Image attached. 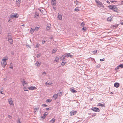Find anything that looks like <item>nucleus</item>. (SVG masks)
<instances>
[{"mask_svg":"<svg viewBox=\"0 0 123 123\" xmlns=\"http://www.w3.org/2000/svg\"><path fill=\"white\" fill-rule=\"evenodd\" d=\"M6 38L9 42L10 44H13V40L12 36L10 34H8L7 37H6Z\"/></svg>","mask_w":123,"mask_h":123,"instance_id":"f257e3e1","label":"nucleus"},{"mask_svg":"<svg viewBox=\"0 0 123 123\" xmlns=\"http://www.w3.org/2000/svg\"><path fill=\"white\" fill-rule=\"evenodd\" d=\"M95 1L97 3V6L98 7L101 8H103L104 7V5L101 2L97 0H95Z\"/></svg>","mask_w":123,"mask_h":123,"instance_id":"f03ea898","label":"nucleus"},{"mask_svg":"<svg viewBox=\"0 0 123 123\" xmlns=\"http://www.w3.org/2000/svg\"><path fill=\"white\" fill-rule=\"evenodd\" d=\"M7 60L8 58H4L2 59V62L1 63V64L2 67H5V66L6 64V61Z\"/></svg>","mask_w":123,"mask_h":123,"instance_id":"7ed1b4c3","label":"nucleus"},{"mask_svg":"<svg viewBox=\"0 0 123 123\" xmlns=\"http://www.w3.org/2000/svg\"><path fill=\"white\" fill-rule=\"evenodd\" d=\"M108 7L110 8V9H111L114 11L116 12L118 10V9L116 6L110 5L108 6Z\"/></svg>","mask_w":123,"mask_h":123,"instance_id":"20e7f679","label":"nucleus"},{"mask_svg":"<svg viewBox=\"0 0 123 123\" xmlns=\"http://www.w3.org/2000/svg\"><path fill=\"white\" fill-rule=\"evenodd\" d=\"M18 14H17L13 13L10 15V18H18Z\"/></svg>","mask_w":123,"mask_h":123,"instance_id":"39448f33","label":"nucleus"},{"mask_svg":"<svg viewBox=\"0 0 123 123\" xmlns=\"http://www.w3.org/2000/svg\"><path fill=\"white\" fill-rule=\"evenodd\" d=\"M8 100L9 104L10 105H12V106H14L13 102L12 100V98H10L8 99Z\"/></svg>","mask_w":123,"mask_h":123,"instance_id":"423d86ee","label":"nucleus"},{"mask_svg":"<svg viewBox=\"0 0 123 123\" xmlns=\"http://www.w3.org/2000/svg\"><path fill=\"white\" fill-rule=\"evenodd\" d=\"M91 109L95 112H99L100 111L99 108L96 107H92Z\"/></svg>","mask_w":123,"mask_h":123,"instance_id":"0eeeda50","label":"nucleus"},{"mask_svg":"<svg viewBox=\"0 0 123 123\" xmlns=\"http://www.w3.org/2000/svg\"><path fill=\"white\" fill-rule=\"evenodd\" d=\"M77 111H72L70 112V114L71 116H73L74 115L76 114Z\"/></svg>","mask_w":123,"mask_h":123,"instance_id":"6e6552de","label":"nucleus"},{"mask_svg":"<svg viewBox=\"0 0 123 123\" xmlns=\"http://www.w3.org/2000/svg\"><path fill=\"white\" fill-rule=\"evenodd\" d=\"M28 88L30 90H34V89H37V88L35 87V86H32L31 87H29Z\"/></svg>","mask_w":123,"mask_h":123,"instance_id":"1a4fd4ad","label":"nucleus"},{"mask_svg":"<svg viewBox=\"0 0 123 123\" xmlns=\"http://www.w3.org/2000/svg\"><path fill=\"white\" fill-rule=\"evenodd\" d=\"M51 3L53 5L55 6L56 4V0H52Z\"/></svg>","mask_w":123,"mask_h":123,"instance_id":"9d476101","label":"nucleus"},{"mask_svg":"<svg viewBox=\"0 0 123 123\" xmlns=\"http://www.w3.org/2000/svg\"><path fill=\"white\" fill-rule=\"evenodd\" d=\"M70 90L71 92L73 93H75L77 92V91L74 90L73 87L70 88Z\"/></svg>","mask_w":123,"mask_h":123,"instance_id":"9b49d317","label":"nucleus"},{"mask_svg":"<svg viewBox=\"0 0 123 123\" xmlns=\"http://www.w3.org/2000/svg\"><path fill=\"white\" fill-rule=\"evenodd\" d=\"M48 113L47 112H45V113L43 114V116H42L41 118L43 119H44L46 117V116L47 115Z\"/></svg>","mask_w":123,"mask_h":123,"instance_id":"f8f14e48","label":"nucleus"},{"mask_svg":"<svg viewBox=\"0 0 123 123\" xmlns=\"http://www.w3.org/2000/svg\"><path fill=\"white\" fill-rule=\"evenodd\" d=\"M50 26L51 25L49 24H48L47 25L46 29L48 31L50 29Z\"/></svg>","mask_w":123,"mask_h":123,"instance_id":"ddd939ff","label":"nucleus"},{"mask_svg":"<svg viewBox=\"0 0 123 123\" xmlns=\"http://www.w3.org/2000/svg\"><path fill=\"white\" fill-rule=\"evenodd\" d=\"M119 85H120L119 84V83H117V82H116V83H115L114 84V87H117V88L119 87Z\"/></svg>","mask_w":123,"mask_h":123,"instance_id":"4468645a","label":"nucleus"},{"mask_svg":"<svg viewBox=\"0 0 123 123\" xmlns=\"http://www.w3.org/2000/svg\"><path fill=\"white\" fill-rule=\"evenodd\" d=\"M57 18L59 20H62V15L61 14H59V13H58Z\"/></svg>","mask_w":123,"mask_h":123,"instance_id":"2eb2a0df","label":"nucleus"},{"mask_svg":"<svg viewBox=\"0 0 123 123\" xmlns=\"http://www.w3.org/2000/svg\"><path fill=\"white\" fill-rule=\"evenodd\" d=\"M59 57L58 56H56L54 60V61L56 62H58L59 61Z\"/></svg>","mask_w":123,"mask_h":123,"instance_id":"dca6fc26","label":"nucleus"},{"mask_svg":"<svg viewBox=\"0 0 123 123\" xmlns=\"http://www.w3.org/2000/svg\"><path fill=\"white\" fill-rule=\"evenodd\" d=\"M98 105L99 106H101V107H105V104H102L101 103H99L98 104Z\"/></svg>","mask_w":123,"mask_h":123,"instance_id":"f3484780","label":"nucleus"},{"mask_svg":"<svg viewBox=\"0 0 123 123\" xmlns=\"http://www.w3.org/2000/svg\"><path fill=\"white\" fill-rule=\"evenodd\" d=\"M66 57H70L73 56V55H70V53H68V54L66 55Z\"/></svg>","mask_w":123,"mask_h":123,"instance_id":"a211bd4d","label":"nucleus"},{"mask_svg":"<svg viewBox=\"0 0 123 123\" xmlns=\"http://www.w3.org/2000/svg\"><path fill=\"white\" fill-rule=\"evenodd\" d=\"M48 82H46L45 83L46 84H48V85H50L51 84V82L50 81H47Z\"/></svg>","mask_w":123,"mask_h":123,"instance_id":"6ab92c4d","label":"nucleus"},{"mask_svg":"<svg viewBox=\"0 0 123 123\" xmlns=\"http://www.w3.org/2000/svg\"><path fill=\"white\" fill-rule=\"evenodd\" d=\"M58 95L57 94L54 95L53 96V97L55 99H56L58 97Z\"/></svg>","mask_w":123,"mask_h":123,"instance_id":"aec40b11","label":"nucleus"},{"mask_svg":"<svg viewBox=\"0 0 123 123\" xmlns=\"http://www.w3.org/2000/svg\"><path fill=\"white\" fill-rule=\"evenodd\" d=\"M35 64L36 66H39L40 64V63L39 62H37L36 63H35Z\"/></svg>","mask_w":123,"mask_h":123,"instance_id":"412c9836","label":"nucleus"},{"mask_svg":"<svg viewBox=\"0 0 123 123\" xmlns=\"http://www.w3.org/2000/svg\"><path fill=\"white\" fill-rule=\"evenodd\" d=\"M112 18L111 17H108L107 18V20L111 21Z\"/></svg>","mask_w":123,"mask_h":123,"instance_id":"4be33fe9","label":"nucleus"},{"mask_svg":"<svg viewBox=\"0 0 123 123\" xmlns=\"http://www.w3.org/2000/svg\"><path fill=\"white\" fill-rule=\"evenodd\" d=\"M97 52V50H95L92 52V54H95Z\"/></svg>","mask_w":123,"mask_h":123,"instance_id":"5701e85b","label":"nucleus"},{"mask_svg":"<svg viewBox=\"0 0 123 123\" xmlns=\"http://www.w3.org/2000/svg\"><path fill=\"white\" fill-rule=\"evenodd\" d=\"M34 31V29H33L32 28H31L30 30V32L31 33H33Z\"/></svg>","mask_w":123,"mask_h":123,"instance_id":"b1692460","label":"nucleus"},{"mask_svg":"<svg viewBox=\"0 0 123 123\" xmlns=\"http://www.w3.org/2000/svg\"><path fill=\"white\" fill-rule=\"evenodd\" d=\"M22 84L23 86H24L25 84H27V83L25 81H24L23 82H22Z\"/></svg>","mask_w":123,"mask_h":123,"instance_id":"393cba45","label":"nucleus"},{"mask_svg":"<svg viewBox=\"0 0 123 123\" xmlns=\"http://www.w3.org/2000/svg\"><path fill=\"white\" fill-rule=\"evenodd\" d=\"M57 50L56 49H54L52 52V53L53 54L55 53L56 51Z\"/></svg>","mask_w":123,"mask_h":123,"instance_id":"a878e982","label":"nucleus"},{"mask_svg":"<svg viewBox=\"0 0 123 123\" xmlns=\"http://www.w3.org/2000/svg\"><path fill=\"white\" fill-rule=\"evenodd\" d=\"M119 68V67L118 66L117 68H115V70L116 72H118V69Z\"/></svg>","mask_w":123,"mask_h":123,"instance_id":"bb28decb","label":"nucleus"},{"mask_svg":"<svg viewBox=\"0 0 123 123\" xmlns=\"http://www.w3.org/2000/svg\"><path fill=\"white\" fill-rule=\"evenodd\" d=\"M118 67H120L121 68H123V64H120L118 65Z\"/></svg>","mask_w":123,"mask_h":123,"instance_id":"cd10ccee","label":"nucleus"},{"mask_svg":"<svg viewBox=\"0 0 123 123\" xmlns=\"http://www.w3.org/2000/svg\"><path fill=\"white\" fill-rule=\"evenodd\" d=\"M74 3L77 5H79V2L77 0H76V1H75L74 2Z\"/></svg>","mask_w":123,"mask_h":123,"instance_id":"c85d7f7f","label":"nucleus"},{"mask_svg":"<svg viewBox=\"0 0 123 123\" xmlns=\"http://www.w3.org/2000/svg\"><path fill=\"white\" fill-rule=\"evenodd\" d=\"M52 101V100L51 99H48L46 100V102H50Z\"/></svg>","mask_w":123,"mask_h":123,"instance_id":"c756f323","label":"nucleus"},{"mask_svg":"<svg viewBox=\"0 0 123 123\" xmlns=\"http://www.w3.org/2000/svg\"><path fill=\"white\" fill-rule=\"evenodd\" d=\"M40 45L39 44V43H37L35 46V47L38 48Z\"/></svg>","mask_w":123,"mask_h":123,"instance_id":"7c9ffc66","label":"nucleus"},{"mask_svg":"<svg viewBox=\"0 0 123 123\" xmlns=\"http://www.w3.org/2000/svg\"><path fill=\"white\" fill-rule=\"evenodd\" d=\"M16 2L17 4H19L20 2V0H16Z\"/></svg>","mask_w":123,"mask_h":123,"instance_id":"2f4dec72","label":"nucleus"},{"mask_svg":"<svg viewBox=\"0 0 123 123\" xmlns=\"http://www.w3.org/2000/svg\"><path fill=\"white\" fill-rule=\"evenodd\" d=\"M55 119L53 118L51 120L50 122H52V123H54L55 122Z\"/></svg>","mask_w":123,"mask_h":123,"instance_id":"473e14b6","label":"nucleus"},{"mask_svg":"<svg viewBox=\"0 0 123 123\" xmlns=\"http://www.w3.org/2000/svg\"><path fill=\"white\" fill-rule=\"evenodd\" d=\"M86 29V27H84L82 28V30H83V31H85Z\"/></svg>","mask_w":123,"mask_h":123,"instance_id":"72a5a7b5","label":"nucleus"},{"mask_svg":"<svg viewBox=\"0 0 123 123\" xmlns=\"http://www.w3.org/2000/svg\"><path fill=\"white\" fill-rule=\"evenodd\" d=\"M66 56V55H62L61 58V59H62V58L63 59H64L65 58Z\"/></svg>","mask_w":123,"mask_h":123,"instance_id":"f704fd0d","label":"nucleus"},{"mask_svg":"<svg viewBox=\"0 0 123 123\" xmlns=\"http://www.w3.org/2000/svg\"><path fill=\"white\" fill-rule=\"evenodd\" d=\"M39 14L38 13H37V12L35 13V17H36V16H38Z\"/></svg>","mask_w":123,"mask_h":123,"instance_id":"c9c22d12","label":"nucleus"},{"mask_svg":"<svg viewBox=\"0 0 123 123\" xmlns=\"http://www.w3.org/2000/svg\"><path fill=\"white\" fill-rule=\"evenodd\" d=\"M39 109V107H36L35 108H34V109L36 111H38V110Z\"/></svg>","mask_w":123,"mask_h":123,"instance_id":"e433bc0d","label":"nucleus"},{"mask_svg":"<svg viewBox=\"0 0 123 123\" xmlns=\"http://www.w3.org/2000/svg\"><path fill=\"white\" fill-rule=\"evenodd\" d=\"M66 63V62H63L61 63V65L62 66H64Z\"/></svg>","mask_w":123,"mask_h":123,"instance_id":"4c0bfd02","label":"nucleus"},{"mask_svg":"<svg viewBox=\"0 0 123 123\" xmlns=\"http://www.w3.org/2000/svg\"><path fill=\"white\" fill-rule=\"evenodd\" d=\"M74 10L75 11H79L78 8V7H76V8H75L74 9Z\"/></svg>","mask_w":123,"mask_h":123,"instance_id":"58836bf2","label":"nucleus"},{"mask_svg":"<svg viewBox=\"0 0 123 123\" xmlns=\"http://www.w3.org/2000/svg\"><path fill=\"white\" fill-rule=\"evenodd\" d=\"M24 91H27V89L25 87H24Z\"/></svg>","mask_w":123,"mask_h":123,"instance_id":"ea45409f","label":"nucleus"},{"mask_svg":"<svg viewBox=\"0 0 123 123\" xmlns=\"http://www.w3.org/2000/svg\"><path fill=\"white\" fill-rule=\"evenodd\" d=\"M41 56V55L40 54H37V55L36 56L37 58H38Z\"/></svg>","mask_w":123,"mask_h":123,"instance_id":"a19ab883","label":"nucleus"},{"mask_svg":"<svg viewBox=\"0 0 123 123\" xmlns=\"http://www.w3.org/2000/svg\"><path fill=\"white\" fill-rule=\"evenodd\" d=\"M110 1L112 3H113L114 2H116L117 1H115V0H110Z\"/></svg>","mask_w":123,"mask_h":123,"instance_id":"79ce46f5","label":"nucleus"},{"mask_svg":"<svg viewBox=\"0 0 123 123\" xmlns=\"http://www.w3.org/2000/svg\"><path fill=\"white\" fill-rule=\"evenodd\" d=\"M81 25L82 26H83L84 25V24L83 22H82L81 24Z\"/></svg>","mask_w":123,"mask_h":123,"instance_id":"37998d69","label":"nucleus"},{"mask_svg":"<svg viewBox=\"0 0 123 123\" xmlns=\"http://www.w3.org/2000/svg\"><path fill=\"white\" fill-rule=\"evenodd\" d=\"M38 28L37 27H35V29L34 30H36V31H37L38 30Z\"/></svg>","mask_w":123,"mask_h":123,"instance_id":"c03bdc74","label":"nucleus"},{"mask_svg":"<svg viewBox=\"0 0 123 123\" xmlns=\"http://www.w3.org/2000/svg\"><path fill=\"white\" fill-rule=\"evenodd\" d=\"M96 115V113H94L93 114V115H92V117H93L95 116Z\"/></svg>","mask_w":123,"mask_h":123,"instance_id":"a18cd8bd","label":"nucleus"},{"mask_svg":"<svg viewBox=\"0 0 123 123\" xmlns=\"http://www.w3.org/2000/svg\"><path fill=\"white\" fill-rule=\"evenodd\" d=\"M100 65L99 64H98V65H97L96 67L97 68H100Z\"/></svg>","mask_w":123,"mask_h":123,"instance_id":"49530a36","label":"nucleus"},{"mask_svg":"<svg viewBox=\"0 0 123 123\" xmlns=\"http://www.w3.org/2000/svg\"><path fill=\"white\" fill-rule=\"evenodd\" d=\"M2 31V30L1 28V26L0 25V33H1V32Z\"/></svg>","mask_w":123,"mask_h":123,"instance_id":"de8ad7c7","label":"nucleus"},{"mask_svg":"<svg viewBox=\"0 0 123 123\" xmlns=\"http://www.w3.org/2000/svg\"><path fill=\"white\" fill-rule=\"evenodd\" d=\"M8 117L9 118H10V119H11L12 118V117L11 116H10V115H8Z\"/></svg>","mask_w":123,"mask_h":123,"instance_id":"09e8293b","label":"nucleus"},{"mask_svg":"<svg viewBox=\"0 0 123 123\" xmlns=\"http://www.w3.org/2000/svg\"><path fill=\"white\" fill-rule=\"evenodd\" d=\"M51 108H46V110H51Z\"/></svg>","mask_w":123,"mask_h":123,"instance_id":"8fccbe9b","label":"nucleus"},{"mask_svg":"<svg viewBox=\"0 0 123 123\" xmlns=\"http://www.w3.org/2000/svg\"><path fill=\"white\" fill-rule=\"evenodd\" d=\"M46 41H43V40L42 42V44H44V43Z\"/></svg>","mask_w":123,"mask_h":123,"instance_id":"3c124183","label":"nucleus"},{"mask_svg":"<svg viewBox=\"0 0 123 123\" xmlns=\"http://www.w3.org/2000/svg\"><path fill=\"white\" fill-rule=\"evenodd\" d=\"M47 105H46V104H43L42 105V106H43L44 107H45L47 106Z\"/></svg>","mask_w":123,"mask_h":123,"instance_id":"603ef678","label":"nucleus"},{"mask_svg":"<svg viewBox=\"0 0 123 123\" xmlns=\"http://www.w3.org/2000/svg\"><path fill=\"white\" fill-rule=\"evenodd\" d=\"M46 74V73L45 72H44L43 73V74L44 75H45Z\"/></svg>","mask_w":123,"mask_h":123,"instance_id":"864d4df0","label":"nucleus"},{"mask_svg":"<svg viewBox=\"0 0 123 123\" xmlns=\"http://www.w3.org/2000/svg\"><path fill=\"white\" fill-rule=\"evenodd\" d=\"M3 90V89H1V90H0V93L1 94H3V91H1V90Z\"/></svg>","mask_w":123,"mask_h":123,"instance_id":"5fc2aeb1","label":"nucleus"},{"mask_svg":"<svg viewBox=\"0 0 123 123\" xmlns=\"http://www.w3.org/2000/svg\"><path fill=\"white\" fill-rule=\"evenodd\" d=\"M105 60V59L104 58H103V59H100V61H104V60Z\"/></svg>","mask_w":123,"mask_h":123,"instance_id":"6e6d98bb","label":"nucleus"},{"mask_svg":"<svg viewBox=\"0 0 123 123\" xmlns=\"http://www.w3.org/2000/svg\"><path fill=\"white\" fill-rule=\"evenodd\" d=\"M40 11L41 13H43V10H41V9H40Z\"/></svg>","mask_w":123,"mask_h":123,"instance_id":"4d7b16f0","label":"nucleus"},{"mask_svg":"<svg viewBox=\"0 0 123 123\" xmlns=\"http://www.w3.org/2000/svg\"><path fill=\"white\" fill-rule=\"evenodd\" d=\"M18 123H21V122L20 121V120L19 119H18Z\"/></svg>","mask_w":123,"mask_h":123,"instance_id":"13d9d810","label":"nucleus"},{"mask_svg":"<svg viewBox=\"0 0 123 123\" xmlns=\"http://www.w3.org/2000/svg\"><path fill=\"white\" fill-rule=\"evenodd\" d=\"M120 24L121 25H123V22H120Z\"/></svg>","mask_w":123,"mask_h":123,"instance_id":"bf43d9fd","label":"nucleus"},{"mask_svg":"<svg viewBox=\"0 0 123 123\" xmlns=\"http://www.w3.org/2000/svg\"><path fill=\"white\" fill-rule=\"evenodd\" d=\"M121 4L123 5V1L121 2Z\"/></svg>","mask_w":123,"mask_h":123,"instance_id":"052dcab7","label":"nucleus"},{"mask_svg":"<svg viewBox=\"0 0 123 123\" xmlns=\"http://www.w3.org/2000/svg\"><path fill=\"white\" fill-rule=\"evenodd\" d=\"M53 8L55 10H55L56 9L54 7H53Z\"/></svg>","mask_w":123,"mask_h":123,"instance_id":"680f3d73","label":"nucleus"},{"mask_svg":"<svg viewBox=\"0 0 123 123\" xmlns=\"http://www.w3.org/2000/svg\"><path fill=\"white\" fill-rule=\"evenodd\" d=\"M91 59L92 60H94V61H95L94 59L93 58H91Z\"/></svg>","mask_w":123,"mask_h":123,"instance_id":"e2e57ef3","label":"nucleus"},{"mask_svg":"<svg viewBox=\"0 0 123 123\" xmlns=\"http://www.w3.org/2000/svg\"><path fill=\"white\" fill-rule=\"evenodd\" d=\"M106 2L108 3H110V2L108 1H106Z\"/></svg>","mask_w":123,"mask_h":123,"instance_id":"0e129e2a","label":"nucleus"},{"mask_svg":"<svg viewBox=\"0 0 123 123\" xmlns=\"http://www.w3.org/2000/svg\"><path fill=\"white\" fill-rule=\"evenodd\" d=\"M11 19H9V20L8 21H11Z\"/></svg>","mask_w":123,"mask_h":123,"instance_id":"69168bd1","label":"nucleus"},{"mask_svg":"<svg viewBox=\"0 0 123 123\" xmlns=\"http://www.w3.org/2000/svg\"><path fill=\"white\" fill-rule=\"evenodd\" d=\"M13 68V67H10V68Z\"/></svg>","mask_w":123,"mask_h":123,"instance_id":"338daca9","label":"nucleus"},{"mask_svg":"<svg viewBox=\"0 0 123 123\" xmlns=\"http://www.w3.org/2000/svg\"><path fill=\"white\" fill-rule=\"evenodd\" d=\"M25 25L24 24H23L22 26H25Z\"/></svg>","mask_w":123,"mask_h":123,"instance_id":"774afa93","label":"nucleus"}]
</instances>
